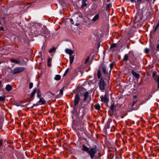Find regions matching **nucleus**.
I'll return each instance as SVG.
<instances>
[{
  "label": "nucleus",
  "instance_id": "43",
  "mask_svg": "<svg viewBox=\"0 0 159 159\" xmlns=\"http://www.w3.org/2000/svg\"><path fill=\"white\" fill-rule=\"evenodd\" d=\"M147 1L149 2L150 0H146Z\"/></svg>",
  "mask_w": 159,
  "mask_h": 159
},
{
  "label": "nucleus",
  "instance_id": "34",
  "mask_svg": "<svg viewBox=\"0 0 159 159\" xmlns=\"http://www.w3.org/2000/svg\"><path fill=\"white\" fill-rule=\"evenodd\" d=\"M145 52L146 53H148L149 52V50L147 48H145Z\"/></svg>",
  "mask_w": 159,
  "mask_h": 159
},
{
  "label": "nucleus",
  "instance_id": "29",
  "mask_svg": "<svg viewBox=\"0 0 159 159\" xmlns=\"http://www.w3.org/2000/svg\"><path fill=\"white\" fill-rule=\"evenodd\" d=\"M90 59L89 57H88L86 59L85 61V64H86L89 61Z\"/></svg>",
  "mask_w": 159,
  "mask_h": 159
},
{
  "label": "nucleus",
  "instance_id": "27",
  "mask_svg": "<svg viewBox=\"0 0 159 159\" xmlns=\"http://www.w3.org/2000/svg\"><path fill=\"white\" fill-rule=\"evenodd\" d=\"M69 71V68H67L66 70L65 71L64 73L63 74L64 76H65V75H67V74L68 73V72Z\"/></svg>",
  "mask_w": 159,
  "mask_h": 159
},
{
  "label": "nucleus",
  "instance_id": "3",
  "mask_svg": "<svg viewBox=\"0 0 159 159\" xmlns=\"http://www.w3.org/2000/svg\"><path fill=\"white\" fill-rule=\"evenodd\" d=\"M35 94H37V96L39 98H40L41 96V94L40 93L39 90L37 89H34L31 94L30 97L31 99H33L34 97Z\"/></svg>",
  "mask_w": 159,
  "mask_h": 159
},
{
  "label": "nucleus",
  "instance_id": "23",
  "mask_svg": "<svg viewBox=\"0 0 159 159\" xmlns=\"http://www.w3.org/2000/svg\"><path fill=\"white\" fill-rule=\"evenodd\" d=\"M111 7V4H108L107 5V8H106V10L109 11L110 10V8Z\"/></svg>",
  "mask_w": 159,
  "mask_h": 159
},
{
  "label": "nucleus",
  "instance_id": "8",
  "mask_svg": "<svg viewBox=\"0 0 159 159\" xmlns=\"http://www.w3.org/2000/svg\"><path fill=\"white\" fill-rule=\"evenodd\" d=\"M99 18V13L96 14L92 19V20L93 21L95 22L98 20Z\"/></svg>",
  "mask_w": 159,
  "mask_h": 159
},
{
  "label": "nucleus",
  "instance_id": "10",
  "mask_svg": "<svg viewBox=\"0 0 159 159\" xmlns=\"http://www.w3.org/2000/svg\"><path fill=\"white\" fill-rule=\"evenodd\" d=\"M131 73L132 75L137 78H138L139 76V74L137 73L136 72L134 71V70H132Z\"/></svg>",
  "mask_w": 159,
  "mask_h": 159
},
{
  "label": "nucleus",
  "instance_id": "38",
  "mask_svg": "<svg viewBox=\"0 0 159 159\" xmlns=\"http://www.w3.org/2000/svg\"><path fill=\"white\" fill-rule=\"evenodd\" d=\"M70 21L71 23L72 24H74V23H73V18H71L70 19Z\"/></svg>",
  "mask_w": 159,
  "mask_h": 159
},
{
  "label": "nucleus",
  "instance_id": "28",
  "mask_svg": "<svg viewBox=\"0 0 159 159\" xmlns=\"http://www.w3.org/2000/svg\"><path fill=\"white\" fill-rule=\"evenodd\" d=\"M159 26V21H158L157 25H156V27H155V28L154 29V32L156 31V30H157V29L158 28Z\"/></svg>",
  "mask_w": 159,
  "mask_h": 159
},
{
  "label": "nucleus",
  "instance_id": "39",
  "mask_svg": "<svg viewBox=\"0 0 159 159\" xmlns=\"http://www.w3.org/2000/svg\"><path fill=\"white\" fill-rule=\"evenodd\" d=\"M2 140L0 141V145H2Z\"/></svg>",
  "mask_w": 159,
  "mask_h": 159
},
{
  "label": "nucleus",
  "instance_id": "40",
  "mask_svg": "<svg viewBox=\"0 0 159 159\" xmlns=\"http://www.w3.org/2000/svg\"><path fill=\"white\" fill-rule=\"evenodd\" d=\"M135 1H136L135 0H130L131 2L132 3L134 2H135Z\"/></svg>",
  "mask_w": 159,
  "mask_h": 159
},
{
  "label": "nucleus",
  "instance_id": "13",
  "mask_svg": "<svg viewBox=\"0 0 159 159\" xmlns=\"http://www.w3.org/2000/svg\"><path fill=\"white\" fill-rule=\"evenodd\" d=\"M11 61L12 63H15L16 64H20V61L18 60H17L14 59H11Z\"/></svg>",
  "mask_w": 159,
  "mask_h": 159
},
{
  "label": "nucleus",
  "instance_id": "18",
  "mask_svg": "<svg viewBox=\"0 0 159 159\" xmlns=\"http://www.w3.org/2000/svg\"><path fill=\"white\" fill-rule=\"evenodd\" d=\"M102 70L103 73L105 74L107 73V72L106 70V67L104 66H103L102 67Z\"/></svg>",
  "mask_w": 159,
  "mask_h": 159
},
{
  "label": "nucleus",
  "instance_id": "36",
  "mask_svg": "<svg viewBox=\"0 0 159 159\" xmlns=\"http://www.w3.org/2000/svg\"><path fill=\"white\" fill-rule=\"evenodd\" d=\"M136 101H133V104L132 105H131V107H132V106H133L136 103Z\"/></svg>",
  "mask_w": 159,
  "mask_h": 159
},
{
  "label": "nucleus",
  "instance_id": "9",
  "mask_svg": "<svg viewBox=\"0 0 159 159\" xmlns=\"http://www.w3.org/2000/svg\"><path fill=\"white\" fill-rule=\"evenodd\" d=\"M39 98L40 99L39 102L40 104L42 105L46 103V101L43 98H41V96L40 97V98Z\"/></svg>",
  "mask_w": 159,
  "mask_h": 159
},
{
  "label": "nucleus",
  "instance_id": "4",
  "mask_svg": "<svg viewBox=\"0 0 159 159\" xmlns=\"http://www.w3.org/2000/svg\"><path fill=\"white\" fill-rule=\"evenodd\" d=\"M105 85V84L104 80L101 78L99 82V87L100 89L102 92H104V91Z\"/></svg>",
  "mask_w": 159,
  "mask_h": 159
},
{
  "label": "nucleus",
  "instance_id": "49",
  "mask_svg": "<svg viewBox=\"0 0 159 159\" xmlns=\"http://www.w3.org/2000/svg\"><path fill=\"white\" fill-rule=\"evenodd\" d=\"M117 159H119V158H117Z\"/></svg>",
  "mask_w": 159,
  "mask_h": 159
},
{
  "label": "nucleus",
  "instance_id": "30",
  "mask_svg": "<svg viewBox=\"0 0 159 159\" xmlns=\"http://www.w3.org/2000/svg\"><path fill=\"white\" fill-rule=\"evenodd\" d=\"M116 43H113L112 44L111 46V48H113L116 47Z\"/></svg>",
  "mask_w": 159,
  "mask_h": 159
},
{
  "label": "nucleus",
  "instance_id": "42",
  "mask_svg": "<svg viewBox=\"0 0 159 159\" xmlns=\"http://www.w3.org/2000/svg\"><path fill=\"white\" fill-rule=\"evenodd\" d=\"M2 28L1 29V30H3V28L2 27Z\"/></svg>",
  "mask_w": 159,
  "mask_h": 159
},
{
  "label": "nucleus",
  "instance_id": "37",
  "mask_svg": "<svg viewBox=\"0 0 159 159\" xmlns=\"http://www.w3.org/2000/svg\"><path fill=\"white\" fill-rule=\"evenodd\" d=\"M157 51H159V43L157 45Z\"/></svg>",
  "mask_w": 159,
  "mask_h": 159
},
{
  "label": "nucleus",
  "instance_id": "45",
  "mask_svg": "<svg viewBox=\"0 0 159 159\" xmlns=\"http://www.w3.org/2000/svg\"><path fill=\"white\" fill-rule=\"evenodd\" d=\"M154 76V74H153V77Z\"/></svg>",
  "mask_w": 159,
  "mask_h": 159
},
{
  "label": "nucleus",
  "instance_id": "32",
  "mask_svg": "<svg viewBox=\"0 0 159 159\" xmlns=\"http://www.w3.org/2000/svg\"><path fill=\"white\" fill-rule=\"evenodd\" d=\"M114 65V63L113 62L111 63L110 64V68H111V70H111L113 68Z\"/></svg>",
  "mask_w": 159,
  "mask_h": 159
},
{
  "label": "nucleus",
  "instance_id": "11",
  "mask_svg": "<svg viewBox=\"0 0 159 159\" xmlns=\"http://www.w3.org/2000/svg\"><path fill=\"white\" fill-rule=\"evenodd\" d=\"M87 4H86V0H82V5L81 6L82 8H84L85 7H86Z\"/></svg>",
  "mask_w": 159,
  "mask_h": 159
},
{
  "label": "nucleus",
  "instance_id": "16",
  "mask_svg": "<svg viewBox=\"0 0 159 159\" xmlns=\"http://www.w3.org/2000/svg\"><path fill=\"white\" fill-rule=\"evenodd\" d=\"M115 107H116L114 104H111L110 106V109L112 111H114L115 109Z\"/></svg>",
  "mask_w": 159,
  "mask_h": 159
},
{
  "label": "nucleus",
  "instance_id": "44",
  "mask_svg": "<svg viewBox=\"0 0 159 159\" xmlns=\"http://www.w3.org/2000/svg\"><path fill=\"white\" fill-rule=\"evenodd\" d=\"M110 0H107V1L108 2H109V1H110Z\"/></svg>",
  "mask_w": 159,
  "mask_h": 159
},
{
  "label": "nucleus",
  "instance_id": "20",
  "mask_svg": "<svg viewBox=\"0 0 159 159\" xmlns=\"http://www.w3.org/2000/svg\"><path fill=\"white\" fill-rule=\"evenodd\" d=\"M55 80H58L61 79V76L59 75H57L54 78Z\"/></svg>",
  "mask_w": 159,
  "mask_h": 159
},
{
  "label": "nucleus",
  "instance_id": "21",
  "mask_svg": "<svg viewBox=\"0 0 159 159\" xmlns=\"http://www.w3.org/2000/svg\"><path fill=\"white\" fill-rule=\"evenodd\" d=\"M101 76V72L100 70H98L97 73V77L98 78L100 79Z\"/></svg>",
  "mask_w": 159,
  "mask_h": 159
},
{
  "label": "nucleus",
  "instance_id": "7",
  "mask_svg": "<svg viewBox=\"0 0 159 159\" xmlns=\"http://www.w3.org/2000/svg\"><path fill=\"white\" fill-rule=\"evenodd\" d=\"M65 52L67 54H69V55H72L74 53V51L70 49L66 48L65 50Z\"/></svg>",
  "mask_w": 159,
  "mask_h": 159
},
{
  "label": "nucleus",
  "instance_id": "33",
  "mask_svg": "<svg viewBox=\"0 0 159 159\" xmlns=\"http://www.w3.org/2000/svg\"><path fill=\"white\" fill-rule=\"evenodd\" d=\"M33 84L32 83L30 82L29 83V88L30 89H31L33 87Z\"/></svg>",
  "mask_w": 159,
  "mask_h": 159
},
{
  "label": "nucleus",
  "instance_id": "41",
  "mask_svg": "<svg viewBox=\"0 0 159 159\" xmlns=\"http://www.w3.org/2000/svg\"><path fill=\"white\" fill-rule=\"evenodd\" d=\"M2 84V82L1 81H0V87L1 86V84Z\"/></svg>",
  "mask_w": 159,
  "mask_h": 159
},
{
  "label": "nucleus",
  "instance_id": "15",
  "mask_svg": "<svg viewBox=\"0 0 159 159\" xmlns=\"http://www.w3.org/2000/svg\"><path fill=\"white\" fill-rule=\"evenodd\" d=\"M12 89V87L11 85H7L6 88L5 89L6 90L9 91L11 90Z\"/></svg>",
  "mask_w": 159,
  "mask_h": 159
},
{
  "label": "nucleus",
  "instance_id": "24",
  "mask_svg": "<svg viewBox=\"0 0 159 159\" xmlns=\"http://www.w3.org/2000/svg\"><path fill=\"white\" fill-rule=\"evenodd\" d=\"M128 55L127 54H126L124 55L123 60L124 61H126L128 60Z\"/></svg>",
  "mask_w": 159,
  "mask_h": 159
},
{
  "label": "nucleus",
  "instance_id": "5",
  "mask_svg": "<svg viewBox=\"0 0 159 159\" xmlns=\"http://www.w3.org/2000/svg\"><path fill=\"white\" fill-rule=\"evenodd\" d=\"M80 98L78 94H76L75 96L74 100V110L76 105L78 104L80 102Z\"/></svg>",
  "mask_w": 159,
  "mask_h": 159
},
{
  "label": "nucleus",
  "instance_id": "46",
  "mask_svg": "<svg viewBox=\"0 0 159 159\" xmlns=\"http://www.w3.org/2000/svg\"><path fill=\"white\" fill-rule=\"evenodd\" d=\"M72 18H74V17L73 16V17H72Z\"/></svg>",
  "mask_w": 159,
  "mask_h": 159
},
{
  "label": "nucleus",
  "instance_id": "26",
  "mask_svg": "<svg viewBox=\"0 0 159 159\" xmlns=\"http://www.w3.org/2000/svg\"><path fill=\"white\" fill-rule=\"evenodd\" d=\"M48 66H51V60L50 58L48 59Z\"/></svg>",
  "mask_w": 159,
  "mask_h": 159
},
{
  "label": "nucleus",
  "instance_id": "47",
  "mask_svg": "<svg viewBox=\"0 0 159 159\" xmlns=\"http://www.w3.org/2000/svg\"><path fill=\"white\" fill-rule=\"evenodd\" d=\"M1 64V62L0 61V64Z\"/></svg>",
  "mask_w": 159,
  "mask_h": 159
},
{
  "label": "nucleus",
  "instance_id": "6",
  "mask_svg": "<svg viewBox=\"0 0 159 159\" xmlns=\"http://www.w3.org/2000/svg\"><path fill=\"white\" fill-rule=\"evenodd\" d=\"M100 98L101 101L102 102L105 103H107L109 101V99L107 98V94H106L104 96L101 95Z\"/></svg>",
  "mask_w": 159,
  "mask_h": 159
},
{
  "label": "nucleus",
  "instance_id": "35",
  "mask_svg": "<svg viewBox=\"0 0 159 159\" xmlns=\"http://www.w3.org/2000/svg\"><path fill=\"white\" fill-rule=\"evenodd\" d=\"M63 90L62 89H61L60 90L59 94H60L61 95H62L63 94Z\"/></svg>",
  "mask_w": 159,
  "mask_h": 159
},
{
  "label": "nucleus",
  "instance_id": "25",
  "mask_svg": "<svg viewBox=\"0 0 159 159\" xmlns=\"http://www.w3.org/2000/svg\"><path fill=\"white\" fill-rule=\"evenodd\" d=\"M56 50V48H51L50 50L49 51V52L50 53H52L54 51H55Z\"/></svg>",
  "mask_w": 159,
  "mask_h": 159
},
{
  "label": "nucleus",
  "instance_id": "1",
  "mask_svg": "<svg viewBox=\"0 0 159 159\" xmlns=\"http://www.w3.org/2000/svg\"><path fill=\"white\" fill-rule=\"evenodd\" d=\"M82 150L88 153L92 159H93L95 157V154L97 153L98 149L97 146H95L93 148H90L86 147L83 144L82 146Z\"/></svg>",
  "mask_w": 159,
  "mask_h": 159
},
{
  "label": "nucleus",
  "instance_id": "12",
  "mask_svg": "<svg viewBox=\"0 0 159 159\" xmlns=\"http://www.w3.org/2000/svg\"><path fill=\"white\" fill-rule=\"evenodd\" d=\"M84 101H85L86 100L89 96V93H88V92H87L84 93Z\"/></svg>",
  "mask_w": 159,
  "mask_h": 159
},
{
  "label": "nucleus",
  "instance_id": "17",
  "mask_svg": "<svg viewBox=\"0 0 159 159\" xmlns=\"http://www.w3.org/2000/svg\"><path fill=\"white\" fill-rule=\"evenodd\" d=\"M142 0H137L134 2L136 5H139L142 3Z\"/></svg>",
  "mask_w": 159,
  "mask_h": 159
},
{
  "label": "nucleus",
  "instance_id": "31",
  "mask_svg": "<svg viewBox=\"0 0 159 159\" xmlns=\"http://www.w3.org/2000/svg\"><path fill=\"white\" fill-rule=\"evenodd\" d=\"M5 100V98L4 96H1L0 97V101H3Z\"/></svg>",
  "mask_w": 159,
  "mask_h": 159
},
{
  "label": "nucleus",
  "instance_id": "19",
  "mask_svg": "<svg viewBox=\"0 0 159 159\" xmlns=\"http://www.w3.org/2000/svg\"><path fill=\"white\" fill-rule=\"evenodd\" d=\"M154 80H155L157 83V88L159 89V75L157 77V79H155Z\"/></svg>",
  "mask_w": 159,
  "mask_h": 159
},
{
  "label": "nucleus",
  "instance_id": "2",
  "mask_svg": "<svg viewBox=\"0 0 159 159\" xmlns=\"http://www.w3.org/2000/svg\"><path fill=\"white\" fill-rule=\"evenodd\" d=\"M25 68L24 67H17L15 68L11 73L13 74H18L23 72Z\"/></svg>",
  "mask_w": 159,
  "mask_h": 159
},
{
  "label": "nucleus",
  "instance_id": "22",
  "mask_svg": "<svg viewBox=\"0 0 159 159\" xmlns=\"http://www.w3.org/2000/svg\"><path fill=\"white\" fill-rule=\"evenodd\" d=\"M95 108L96 109L98 110L100 109V107L99 104H97L95 105Z\"/></svg>",
  "mask_w": 159,
  "mask_h": 159
},
{
  "label": "nucleus",
  "instance_id": "48",
  "mask_svg": "<svg viewBox=\"0 0 159 159\" xmlns=\"http://www.w3.org/2000/svg\"><path fill=\"white\" fill-rule=\"evenodd\" d=\"M153 1H155V0H153Z\"/></svg>",
  "mask_w": 159,
  "mask_h": 159
},
{
  "label": "nucleus",
  "instance_id": "14",
  "mask_svg": "<svg viewBox=\"0 0 159 159\" xmlns=\"http://www.w3.org/2000/svg\"><path fill=\"white\" fill-rule=\"evenodd\" d=\"M70 64H71L73 62L74 59V56H73L72 55L70 56Z\"/></svg>",
  "mask_w": 159,
  "mask_h": 159
}]
</instances>
